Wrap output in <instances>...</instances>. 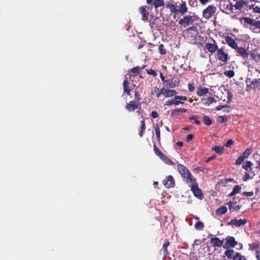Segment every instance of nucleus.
<instances>
[{
  "instance_id": "a19ab883",
  "label": "nucleus",
  "mask_w": 260,
  "mask_h": 260,
  "mask_svg": "<svg viewBox=\"0 0 260 260\" xmlns=\"http://www.w3.org/2000/svg\"><path fill=\"white\" fill-rule=\"evenodd\" d=\"M153 150L155 154L158 156L159 158L164 154L158 148L155 144L153 145Z\"/></svg>"
},
{
  "instance_id": "bf43d9fd",
  "label": "nucleus",
  "mask_w": 260,
  "mask_h": 260,
  "mask_svg": "<svg viewBox=\"0 0 260 260\" xmlns=\"http://www.w3.org/2000/svg\"><path fill=\"white\" fill-rule=\"evenodd\" d=\"M193 136L192 134H189L187 136L186 138V141L187 142H189L191 141L193 139Z\"/></svg>"
},
{
  "instance_id": "e2e57ef3",
  "label": "nucleus",
  "mask_w": 260,
  "mask_h": 260,
  "mask_svg": "<svg viewBox=\"0 0 260 260\" xmlns=\"http://www.w3.org/2000/svg\"><path fill=\"white\" fill-rule=\"evenodd\" d=\"M154 91L155 93L156 94V96L157 98H159L160 96V93H159V88L158 87H154Z\"/></svg>"
},
{
  "instance_id": "bb28decb",
  "label": "nucleus",
  "mask_w": 260,
  "mask_h": 260,
  "mask_svg": "<svg viewBox=\"0 0 260 260\" xmlns=\"http://www.w3.org/2000/svg\"><path fill=\"white\" fill-rule=\"evenodd\" d=\"M176 94H177V92L175 90H174V89H172V90L166 89V91L165 92V94L164 95L165 97L169 98V97H172L173 96H175Z\"/></svg>"
},
{
  "instance_id": "f704fd0d",
  "label": "nucleus",
  "mask_w": 260,
  "mask_h": 260,
  "mask_svg": "<svg viewBox=\"0 0 260 260\" xmlns=\"http://www.w3.org/2000/svg\"><path fill=\"white\" fill-rule=\"evenodd\" d=\"M194 228L197 230H202L204 228V224L201 221H198L194 224Z\"/></svg>"
},
{
  "instance_id": "c03bdc74",
  "label": "nucleus",
  "mask_w": 260,
  "mask_h": 260,
  "mask_svg": "<svg viewBox=\"0 0 260 260\" xmlns=\"http://www.w3.org/2000/svg\"><path fill=\"white\" fill-rule=\"evenodd\" d=\"M189 120L197 125H200L201 123V121L197 119V116L194 115L190 116L189 117Z\"/></svg>"
},
{
  "instance_id": "c756f323",
  "label": "nucleus",
  "mask_w": 260,
  "mask_h": 260,
  "mask_svg": "<svg viewBox=\"0 0 260 260\" xmlns=\"http://www.w3.org/2000/svg\"><path fill=\"white\" fill-rule=\"evenodd\" d=\"M146 129V126L145 123V119H144L143 120L141 121V127H140V131L139 133V135L140 137H142Z\"/></svg>"
},
{
  "instance_id": "dca6fc26",
  "label": "nucleus",
  "mask_w": 260,
  "mask_h": 260,
  "mask_svg": "<svg viewBox=\"0 0 260 260\" xmlns=\"http://www.w3.org/2000/svg\"><path fill=\"white\" fill-rule=\"evenodd\" d=\"M129 82L128 80V78L125 76L123 82V91L128 95H129L131 91V88L129 87Z\"/></svg>"
},
{
  "instance_id": "7ed1b4c3",
  "label": "nucleus",
  "mask_w": 260,
  "mask_h": 260,
  "mask_svg": "<svg viewBox=\"0 0 260 260\" xmlns=\"http://www.w3.org/2000/svg\"><path fill=\"white\" fill-rule=\"evenodd\" d=\"M189 183H191V190L194 196L199 199H201L203 197L202 190L199 188L198 184L197 182L196 179H191Z\"/></svg>"
},
{
  "instance_id": "4468645a",
  "label": "nucleus",
  "mask_w": 260,
  "mask_h": 260,
  "mask_svg": "<svg viewBox=\"0 0 260 260\" xmlns=\"http://www.w3.org/2000/svg\"><path fill=\"white\" fill-rule=\"evenodd\" d=\"M223 244V241L220 240L217 237H212L210 238V244L213 247H220Z\"/></svg>"
},
{
  "instance_id": "13d9d810",
  "label": "nucleus",
  "mask_w": 260,
  "mask_h": 260,
  "mask_svg": "<svg viewBox=\"0 0 260 260\" xmlns=\"http://www.w3.org/2000/svg\"><path fill=\"white\" fill-rule=\"evenodd\" d=\"M233 144L234 141L230 139L226 142V144H225V146L226 147H229Z\"/></svg>"
},
{
  "instance_id": "8fccbe9b",
  "label": "nucleus",
  "mask_w": 260,
  "mask_h": 260,
  "mask_svg": "<svg viewBox=\"0 0 260 260\" xmlns=\"http://www.w3.org/2000/svg\"><path fill=\"white\" fill-rule=\"evenodd\" d=\"M241 189V186H240L239 185H237L234 186V187L233 190V191H234L235 193H239L240 192Z\"/></svg>"
},
{
  "instance_id": "338daca9",
  "label": "nucleus",
  "mask_w": 260,
  "mask_h": 260,
  "mask_svg": "<svg viewBox=\"0 0 260 260\" xmlns=\"http://www.w3.org/2000/svg\"><path fill=\"white\" fill-rule=\"evenodd\" d=\"M233 5L231 4V3H229L227 6H226V9L229 11H231V12H232L233 11Z\"/></svg>"
},
{
  "instance_id": "e433bc0d",
  "label": "nucleus",
  "mask_w": 260,
  "mask_h": 260,
  "mask_svg": "<svg viewBox=\"0 0 260 260\" xmlns=\"http://www.w3.org/2000/svg\"><path fill=\"white\" fill-rule=\"evenodd\" d=\"M141 100V94L139 93L138 90H135L134 92V101L137 103H140Z\"/></svg>"
},
{
  "instance_id": "393cba45",
  "label": "nucleus",
  "mask_w": 260,
  "mask_h": 260,
  "mask_svg": "<svg viewBox=\"0 0 260 260\" xmlns=\"http://www.w3.org/2000/svg\"><path fill=\"white\" fill-rule=\"evenodd\" d=\"M169 245L170 242L167 240L165 241L162 246L163 255L165 257L169 254L168 250V247L169 246Z\"/></svg>"
},
{
  "instance_id": "79ce46f5",
  "label": "nucleus",
  "mask_w": 260,
  "mask_h": 260,
  "mask_svg": "<svg viewBox=\"0 0 260 260\" xmlns=\"http://www.w3.org/2000/svg\"><path fill=\"white\" fill-rule=\"evenodd\" d=\"M252 152L251 148H247L241 154L245 158H247Z\"/></svg>"
},
{
  "instance_id": "412c9836",
  "label": "nucleus",
  "mask_w": 260,
  "mask_h": 260,
  "mask_svg": "<svg viewBox=\"0 0 260 260\" xmlns=\"http://www.w3.org/2000/svg\"><path fill=\"white\" fill-rule=\"evenodd\" d=\"M209 92V89L207 87H202L201 86L197 88V94L199 96H202L206 94Z\"/></svg>"
},
{
  "instance_id": "de8ad7c7",
  "label": "nucleus",
  "mask_w": 260,
  "mask_h": 260,
  "mask_svg": "<svg viewBox=\"0 0 260 260\" xmlns=\"http://www.w3.org/2000/svg\"><path fill=\"white\" fill-rule=\"evenodd\" d=\"M242 155H241L238 158L236 161V165H240L242 164V162L245 159Z\"/></svg>"
},
{
  "instance_id": "a878e982",
  "label": "nucleus",
  "mask_w": 260,
  "mask_h": 260,
  "mask_svg": "<svg viewBox=\"0 0 260 260\" xmlns=\"http://www.w3.org/2000/svg\"><path fill=\"white\" fill-rule=\"evenodd\" d=\"M167 8L169 9L170 10V12L172 14H177V6L172 3H169L167 5Z\"/></svg>"
},
{
  "instance_id": "69168bd1",
  "label": "nucleus",
  "mask_w": 260,
  "mask_h": 260,
  "mask_svg": "<svg viewBox=\"0 0 260 260\" xmlns=\"http://www.w3.org/2000/svg\"><path fill=\"white\" fill-rule=\"evenodd\" d=\"M151 116L153 118H156L158 116V114L156 112L153 111L151 112Z\"/></svg>"
},
{
  "instance_id": "0eeeda50",
  "label": "nucleus",
  "mask_w": 260,
  "mask_h": 260,
  "mask_svg": "<svg viewBox=\"0 0 260 260\" xmlns=\"http://www.w3.org/2000/svg\"><path fill=\"white\" fill-rule=\"evenodd\" d=\"M180 84V80L177 77H173L171 79L166 80L165 86L169 88H173L179 86Z\"/></svg>"
},
{
  "instance_id": "6e6d98bb",
  "label": "nucleus",
  "mask_w": 260,
  "mask_h": 260,
  "mask_svg": "<svg viewBox=\"0 0 260 260\" xmlns=\"http://www.w3.org/2000/svg\"><path fill=\"white\" fill-rule=\"evenodd\" d=\"M190 30L196 32H198L197 28L195 26H192L186 29V31L187 32L189 31Z\"/></svg>"
},
{
  "instance_id": "c85d7f7f",
  "label": "nucleus",
  "mask_w": 260,
  "mask_h": 260,
  "mask_svg": "<svg viewBox=\"0 0 260 260\" xmlns=\"http://www.w3.org/2000/svg\"><path fill=\"white\" fill-rule=\"evenodd\" d=\"M145 67L146 66H144L142 67H140L139 66L134 67L131 70V72L135 75H138L140 73V71L144 69Z\"/></svg>"
},
{
  "instance_id": "a211bd4d",
  "label": "nucleus",
  "mask_w": 260,
  "mask_h": 260,
  "mask_svg": "<svg viewBox=\"0 0 260 260\" xmlns=\"http://www.w3.org/2000/svg\"><path fill=\"white\" fill-rule=\"evenodd\" d=\"M253 164L251 161H246L242 166V168L246 170L245 172H252Z\"/></svg>"
},
{
  "instance_id": "2eb2a0df",
  "label": "nucleus",
  "mask_w": 260,
  "mask_h": 260,
  "mask_svg": "<svg viewBox=\"0 0 260 260\" xmlns=\"http://www.w3.org/2000/svg\"><path fill=\"white\" fill-rule=\"evenodd\" d=\"M178 9H177V13H180L182 15L184 14L186 12H187L188 9L186 6V2L183 1H181V4L178 6Z\"/></svg>"
},
{
  "instance_id": "f3484780",
  "label": "nucleus",
  "mask_w": 260,
  "mask_h": 260,
  "mask_svg": "<svg viewBox=\"0 0 260 260\" xmlns=\"http://www.w3.org/2000/svg\"><path fill=\"white\" fill-rule=\"evenodd\" d=\"M235 49L237 50L238 55L242 56L243 58H247L248 57V54L245 48L238 47V48Z\"/></svg>"
},
{
  "instance_id": "aec40b11",
  "label": "nucleus",
  "mask_w": 260,
  "mask_h": 260,
  "mask_svg": "<svg viewBox=\"0 0 260 260\" xmlns=\"http://www.w3.org/2000/svg\"><path fill=\"white\" fill-rule=\"evenodd\" d=\"M226 240V243L225 245H229V247L232 248L235 247L237 244V242L236 241L234 237H228Z\"/></svg>"
},
{
  "instance_id": "3c124183",
  "label": "nucleus",
  "mask_w": 260,
  "mask_h": 260,
  "mask_svg": "<svg viewBox=\"0 0 260 260\" xmlns=\"http://www.w3.org/2000/svg\"><path fill=\"white\" fill-rule=\"evenodd\" d=\"M227 94H228V101H227V103H230L231 102V101H232V99L233 98V95H232V94L230 90H228Z\"/></svg>"
},
{
  "instance_id": "1a4fd4ad",
  "label": "nucleus",
  "mask_w": 260,
  "mask_h": 260,
  "mask_svg": "<svg viewBox=\"0 0 260 260\" xmlns=\"http://www.w3.org/2000/svg\"><path fill=\"white\" fill-rule=\"evenodd\" d=\"M247 223V220L246 219H232L229 222H228V225H231L235 227H240L241 225L246 224Z\"/></svg>"
},
{
  "instance_id": "6e6552de",
  "label": "nucleus",
  "mask_w": 260,
  "mask_h": 260,
  "mask_svg": "<svg viewBox=\"0 0 260 260\" xmlns=\"http://www.w3.org/2000/svg\"><path fill=\"white\" fill-rule=\"evenodd\" d=\"M162 184L167 188L173 187L175 186V180L172 176L169 175L162 180Z\"/></svg>"
},
{
  "instance_id": "b1692460",
  "label": "nucleus",
  "mask_w": 260,
  "mask_h": 260,
  "mask_svg": "<svg viewBox=\"0 0 260 260\" xmlns=\"http://www.w3.org/2000/svg\"><path fill=\"white\" fill-rule=\"evenodd\" d=\"M180 104H183L184 103L183 102L178 101L174 99V100H171V101L168 100V101H166L165 102V105L170 106H172V105H178Z\"/></svg>"
},
{
  "instance_id": "a18cd8bd",
  "label": "nucleus",
  "mask_w": 260,
  "mask_h": 260,
  "mask_svg": "<svg viewBox=\"0 0 260 260\" xmlns=\"http://www.w3.org/2000/svg\"><path fill=\"white\" fill-rule=\"evenodd\" d=\"M146 71L148 74H149L150 75H152L154 77H155L156 76H157V74L156 72L154 70H152V69H146Z\"/></svg>"
},
{
  "instance_id": "cd10ccee",
  "label": "nucleus",
  "mask_w": 260,
  "mask_h": 260,
  "mask_svg": "<svg viewBox=\"0 0 260 260\" xmlns=\"http://www.w3.org/2000/svg\"><path fill=\"white\" fill-rule=\"evenodd\" d=\"M160 158L163 160L165 164L168 165H173L174 162L168 157H167L164 154L160 157Z\"/></svg>"
},
{
  "instance_id": "ea45409f",
  "label": "nucleus",
  "mask_w": 260,
  "mask_h": 260,
  "mask_svg": "<svg viewBox=\"0 0 260 260\" xmlns=\"http://www.w3.org/2000/svg\"><path fill=\"white\" fill-rule=\"evenodd\" d=\"M251 56L256 61H257L259 60H260V53H258V52H256L255 51L252 52L251 53Z\"/></svg>"
},
{
  "instance_id": "37998d69",
  "label": "nucleus",
  "mask_w": 260,
  "mask_h": 260,
  "mask_svg": "<svg viewBox=\"0 0 260 260\" xmlns=\"http://www.w3.org/2000/svg\"><path fill=\"white\" fill-rule=\"evenodd\" d=\"M223 74L229 78H232L235 76V72L233 70L224 71Z\"/></svg>"
},
{
  "instance_id": "052dcab7",
  "label": "nucleus",
  "mask_w": 260,
  "mask_h": 260,
  "mask_svg": "<svg viewBox=\"0 0 260 260\" xmlns=\"http://www.w3.org/2000/svg\"><path fill=\"white\" fill-rule=\"evenodd\" d=\"M258 246V245L256 243H253L250 245V248L253 250H254V249H256V248H257Z\"/></svg>"
},
{
  "instance_id": "9d476101",
  "label": "nucleus",
  "mask_w": 260,
  "mask_h": 260,
  "mask_svg": "<svg viewBox=\"0 0 260 260\" xmlns=\"http://www.w3.org/2000/svg\"><path fill=\"white\" fill-rule=\"evenodd\" d=\"M192 17L190 15H186L184 16L182 19L179 20V24L183 26L184 27L188 26L190 24H192L193 22Z\"/></svg>"
},
{
  "instance_id": "72a5a7b5",
  "label": "nucleus",
  "mask_w": 260,
  "mask_h": 260,
  "mask_svg": "<svg viewBox=\"0 0 260 260\" xmlns=\"http://www.w3.org/2000/svg\"><path fill=\"white\" fill-rule=\"evenodd\" d=\"M164 5V0H155V2L153 3V6L155 9L158 7H161Z\"/></svg>"
},
{
  "instance_id": "5fc2aeb1",
  "label": "nucleus",
  "mask_w": 260,
  "mask_h": 260,
  "mask_svg": "<svg viewBox=\"0 0 260 260\" xmlns=\"http://www.w3.org/2000/svg\"><path fill=\"white\" fill-rule=\"evenodd\" d=\"M175 100H183V101H186L187 100V98L186 96H179V95H176L175 96Z\"/></svg>"
},
{
  "instance_id": "0e129e2a",
  "label": "nucleus",
  "mask_w": 260,
  "mask_h": 260,
  "mask_svg": "<svg viewBox=\"0 0 260 260\" xmlns=\"http://www.w3.org/2000/svg\"><path fill=\"white\" fill-rule=\"evenodd\" d=\"M207 102L209 104H212V103L215 102V99L213 97H209L207 99Z\"/></svg>"
},
{
  "instance_id": "4be33fe9",
  "label": "nucleus",
  "mask_w": 260,
  "mask_h": 260,
  "mask_svg": "<svg viewBox=\"0 0 260 260\" xmlns=\"http://www.w3.org/2000/svg\"><path fill=\"white\" fill-rule=\"evenodd\" d=\"M228 211L227 208L224 206H220V207L218 208L216 211H215V214L217 216H220L222 215L225 213H226Z\"/></svg>"
},
{
  "instance_id": "49530a36",
  "label": "nucleus",
  "mask_w": 260,
  "mask_h": 260,
  "mask_svg": "<svg viewBox=\"0 0 260 260\" xmlns=\"http://www.w3.org/2000/svg\"><path fill=\"white\" fill-rule=\"evenodd\" d=\"M158 51L161 55H164L166 54V50L164 48L163 44H160L158 46Z\"/></svg>"
},
{
  "instance_id": "5701e85b",
  "label": "nucleus",
  "mask_w": 260,
  "mask_h": 260,
  "mask_svg": "<svg viewBox=\"0 0 260 260\" xmlns=\"http://www.w3.org/2000/svg\"><path fill=\"white\" fill-rule=\"evenodd\" d=\"M236 204V202H234L233 201H230L228 203V205L229 206V209L231 212H234V211H238L240 209V206H234Z\"/></svg>"
},
{
  "instance_id": "c9c22d12",
  "label": "nucleus",
  "mask_w": 260,
  "mask_h": 260,
  "mask_svg": "<svg viewBox=\"0 0 260 260\" xmlns=\"http://www.w3.org/2000/svg\"><path fill=\"white\" fill-rule=\"evenodd\" d=\"M234 260H246V257L239 252H236L233 257Z\"/></svg>"
},
{
  "instance_id": "2f4dec72",
  "label": "nucleus",
  "mask_w": 260,
  "mask_h": 260,
  "mask_svg": "<svg viewBox=\"0 0 260 260\" xmlns=\"http://www.w3.org/2000/svg\"><path fill=\"white\" fill-rule=\"evenodd\" d=\"M223 147L222 146H215L212 147V150L217 154H222L223 151Z\"/></svg>"
},
{
  "instance_id": "09e8293b",
  "label": "nucleus",
  "mask_w": 260,
  "mask_h": 260,
  "mask_svg": "<svg viewBox=\"0 0 260 260\" xmlns=\"http://www.w3.org/2000/svg\"><path fill=\"white\" fill-rule=\"evenodd\" d=\"M218 120L219 122L222 123L226 122L228 120V118L226 116H220L218 118Z\"/></svg>"
},
{
  "instance_id": "423d86ee",
  "label": "nucleus",
  "mask_w": 260,
  "mask_h": 260,
  "mask_svg": "<svg viewBox=\"0 0 260 260\" xmlns=\"http://www.w3.org/2000/svg\"><path fill=\"white\" fill-rule=\"evenodd\" d=\"M211 41L212 43H205V48L209 53L212 54L215 51L217 52L219 48H218L217 44L214 39H211Z\"/></svg>"
},
{
  "instance_id": "f03ea898",
  "label": "nucleus",
  "mask_w": 260,
  "mask_h": 260,
  "mask_svg": "<svg viewBox=\"0 0 260 260\" xmlns=\"http://www.w3.org/2000/svg\"><path fill=\"white\" fill-rule=\"evenodd\" d=\"M177 169L181 177L187 183H189L191 179H194V178L192 176L188 169L185 166L179 164L177 165Z\"/></svg>"
},
{
  "instance_id": "ddd939ff",
  "label": "nucleus",
  "mask_w": 260,
  "mask_h": 260,
  "mask_svg": "<svg viewBox=\"0 0 260 260\" xmlns=\"http://www.w3.org/2000/svg\"><path fill=\"white\" fill-rule=\"evenodd\" d=\"M224 40L226 44L232 48L235 49L238 48V44L235 40L231 37L226 36L224 37Z\"/></svg>"
},
{
  "instance_id": "f257e3e1",
  "label": "nucleus",
  "mask_w": 260,
  "mask_h": 260,
  "mask_svg": "<svg viewBox=\"0 0 260 260\" xmlns=\"http://www.w3.org/2000/svg\"><path fill=\"white\" fill-rule=\"evenodd\" d=\"M240 21L245 28L249 26L254 27L253 30L255 28L260 29V20H255L248 17H243L240 19Z\"/></svg>"
},
{
  "instance_id": "4c0bfd02",
  "label": "nucleus",
  "mask_w": 260,
  "mask_h": 260,
  "mask_svg": "<svg viewBox=\"0 0 260 260\" xmlns=\"http://www.w3.org/2000/svg\"><path fill=\"white\" fill-rule=\"evenodd\" d=\"M224 254L229 259H231L234 254V250L233 249H228L224 252Z\"/></svg>"
},
{
  "instance_id": "680f3d73",
  "label": "nucleus",
  "mask_w": 260,
  "mask_h": 260,
  "mask_svg": "<svg viewBox=\"0 0 260 260\" xmlns=\"http://www.w3.org/2000/svg\"><path fill=\"white\" fill-rule=\"evenodd\" d=\"M180 114L178 109L173 110L171 112V116H177Z\"/></svg>"
},
{
  "instance_id": "473e14b6",
  "label": "nucleus",
  "mask_w": 260,
  "mask_h": 260,
  "mask_svg": "<svg viewBox=\"0 0 260 260\" xmlns=\"http://www.w3.org/2000/svg\"><path fill=\"white\" fill-rule=\"evenodd\" d=\"M204 124L207 126H210L212 124V121L207 115H204L203 117Z\"/></svg>"
},
{
  "instance_id": "774afa93",
  "label": "nucleus",
  "mask_w": 260,
  "mask_h": 260,
  "mask_svg": "<svg viewBox=\"0 0 260 260\" xmlns=\"http://www.w3.org/2000/svg\"><path fill=\"white\" fill-rule=\"evenodd\" d=\"M253 10L254 12L260 14V7H259L258 6L253 7Z\"/></svg>"
},
{
  "instance_id": "20e7f679",
  "label": "nucleus",
  "mask_w": 260,
  "mask_h": 260,
  "mask_svg": "<svg viewBox=\"0 0 260 260\" xmlns=\"http://www.w3.org/2000/svg\"><path fill=\"white\" fill-rule=\"evenodd\" d=\"M216 55L218 60L223 64L226 63L230 58L228 53L224 52L222 47L217 50Z\"/></svg>"
},
{
  "instance_id": "864d4df0",
  "label": "nucleus",
  "mask_w": 260,
  "mask_h": 260,
  "mask_svg": "<svg viewBox=\"0 0 260 260\" xmlns=\"http://www.w3.org/2000/svg\"><path fill=\"white\" fill-rule=\"evenodd\" d=\"M188 90L189 91H193L194 90V85L193 84V83H189L188 85Z\"/></svg>"
},
{
  "instance_id": "603ef678",
  "label": "nucleus",
  "mask_w": 260,
  "mask_h": 260,
  "mask_svg": "<svg viewBox=\"0 0 260 260\" xmlns=\"http://www.w3.org/2000/svg\"><path fill=\"white\" fill-rule=\"evenodd\" d=\"M250 178L249 172H245V174L243 176V181H246Z\"/></svg>"
},
{
  "instance_id": "4d7b16f0",
  "label": "nucleus",
  "mask_w": 260,
  "mask_h": 260,
  "mask_svg": "<svg viewBox=\"0 0 260 260\" xmlns=\"http://www.w3.org/2000/svg\"><path fill=\"white\" fill-rule=\"evenodd\" d=\"M243 194L245 196L252 197L253 196L254 193L253 191H244L243 192Z\"/></svg>"
},
{
  "instance_id": "7c9ffc66",
  "label": "nucleus",
  "mask_w": 260,
  "mask_h": 260,
  "mask_svg": "<svg viewBox=\"0 0 260 260\" xmlns=\"http://www.w3.org/2000/svg\"><path fill=\"white\" fill-rule=\"evenodd\" d=\"M154 130H155V135L156 136L157 140L158 142H159L160 140V129H159L158 124L157 123H156L154 125Z\"/></svg>"
},
{
  "instance_id": "f8f14e48",
  "label": "nucleus",
  "mask_w": 260,
  "mask_h": 260,
  "mask_svg": "<svg viewBox=\"0 0 260 260\" xmlns=\"http://www.w3.org/2000/svg\"><path fill=\"white\" fill-rule=\"evenodd\" d=\"M141 105L140 103H137L135 101H130L125 105V108L129 112L134 111Z\"/></svg>"
},
{
  "instance_id": "9b49d317",
  "label": "nucleus",
  "mask_w": 260,
  "mask_h": 260,
  "mask_svg": "<svg viewBox=\"0 0 260 260\" xmlns=\"http://www.w3.org/2000/svg\"><path fill=\"white\" fill-rule=\"evenodd\" d=\"M149 7L146 6H142L139 8V11L142 15V19L144 21H147L149 15Z\"/></svg>"
},
{
  "instance_id": "6ab92c4d",
  "label": "nucleus",
  "mask_w": 260,
  "mask_h": 260,
  "mask_svg": "<svg viewBox=\"0 0 260 260\" xmlns=\"http://www.w3.org/2000/svg\"><path fill=\"white\" fill-rule=\"evenodd\" d=\"M258 86L260 87V79H254L251 82L249 85H247V87H249L253 90H256Z\"/></svg>"
},
{
  "instance_id": "58836bf2",
  "label": "nucleus",
  "mask_w": 260,
  "mask_h": 260,
  "mask_svg": "<svg viewBox=\"0 0 260 260\" xmlns=\"http://www.w3.org/2000/svg\"><path fill=\"white\" fill-rule=\"evenodd\" d=\"M245 4V3L243 1H238L234 5V7L236 9L240 10L243 7Z\"/></svg>"
},
{
  "instance_id": "39448f33",
  "label": "nucleus",
  "mask_w": 260,
  "mask_h": 260,
  "mask_svg": "<svg viewBox=\"0 0 260 260\" xmlns=\"http://www.w3.org/2000/svg\"><path fill=\"white\" fill-rule=\"evenodd\" d=\"M216 8L213 5L208 6L203 11V16L206 19H209L212 17L216 12Z\"/></svg>"
}]
</instances>
